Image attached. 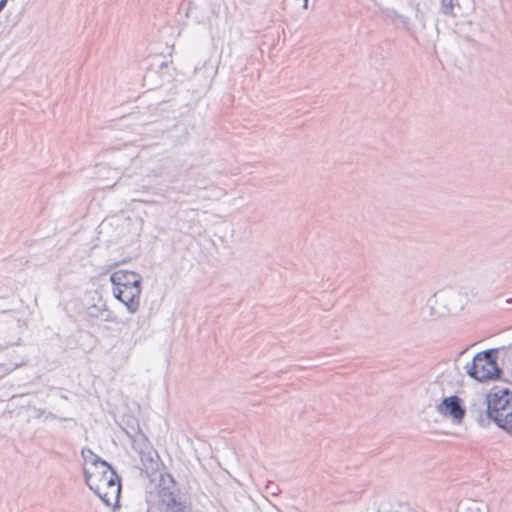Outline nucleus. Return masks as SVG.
<instances>
[{"label": "nucleus", "instance_id": "f257e3e1", "mask_svg": "<svg viewBox=\"0 0 512 512\" xmlns=\"http://www.w3.org/2000/svg\"><path fill=\"white\" fill-rule=\"evenodd\" d=\"M110 281L114 297L125 305L129 313H136L140 308L142 277L134 271L118 270L111 274Z\"/></svg>", "mask_w": 512, "mask_h": 512}, {"label": "nucleus", "instance_id": "f03ea898", "mask_svg": "<svg viewBox=\"0 0 512 512\" xmlns=\"http://www.w3.org/2000/svg\"><path fill=\"white\" fill-rule=\"evenodd\" d=\"M89 475L85 476L87 486L107 505H115L120 497L121 484L120 478L107 464L105 468L99 470L93 469Z\"/></svg>", "mask_w": 512, "mask_h": 512}, {"label": "nucleus", "instance_id": "7ed1b4c3", "mask_svg": "<svg viewBox=\"0 0 512 512\" xmlns=\"http://www.w3.org/2000/svg\"><path fill=\"white\" fill-rule=\"evenodd\" d=\"M487 415L497 426L512 434V392L494 389L487 395Z\"/></svg>", "mask_w": 512, "mask_h": 512}, {"label": "nucleus", "instance_id": "20e7f679", "mask_svg": "<svg viewBox=\"0 0 512 512\" xmlns=\"http://www.w3.org/2000/svg\"><path fill=\"white\" fill-rule=\"evenodd\" d=\"M466 373L480 382L499 377L497 350L490 349L476 354L471 363L465 366Z\"/></svg>", "mask_w": 512, "mask_h": 512}, {"label": "nucleus", "instance_id": "39448f33", "mask_svg": "<svg viewBox=\"0 0 512 512\" xmlns=\"http://www.w3.org/2000/svg\"><path fill=\"white\" fill-rule=\"evenodd\" d=\"M158 496L161 503L167 507V512L191 511L190 507L177 501L175 483L170 475L161 477Z\"/></svg>", "mask_w": 512, "mask_h": 512}, {"label": "nucleus", "instance_id": "423d86ee", "mask_svg": "<svg viewBox=\"0 0 512 512\" xmlns=\"http://www.w3.org/2000/svg\"><path fill=\"white\" fill-rule=\"evenodd\" d=\"M437 411L439 414L445 417H450L455 422H461L464 415L465 409L461 406V400L458 396H449L442 400L437 405Z\"/></svg>", "mask_w": 512, "mask_h": 512}, {"label": "nucleus", "instance_id": "0eeeda50", "mask_svg": "<svg viewBox=\"0 0 512 512\" xmlns=\"http://www.w3.org/2000/svg\"><path fill=\"white\" fill-rule=\"evenodd\" d=\"M140 461L143 466V470L148 476H152L159 469V456L150 446H146L145 450L140 451Z\"/></svg>", "mask_w": 512, "mask_h": 512}, {"label": "nucleus", "instance_id": "6e6552de", "mask_svg": "<svg viewBox=\"0 0 512 512\" xmlns=\"http://www.w3.org/2000/svg\"><path fill=\"white\" fill-rule=\"evenodd\" d=\"M82 458L84 460V475L87 476L93 469L99 470L101 468H105V465L108 463L102 460L97 454H95L89 448H83L81 451Z\"/></svg>", "mask_w": 512, "mask_h": 512}, {"label": "nucleus", "instance_id": "1a4fd4ad", "mask_svg": "<svg viewBox=\"0 0 512 512\" xmlns=\"http://www.w3.org/2000/svg\"><path fill=\"white\" fill-rule=\"evenodd\" d=\"M82 458L84 460V475L87 476L93 469L99 470L101 468H105V465L108 463L102 460L97 454H95L89 448H83L81 451Z\"/></svg>", "mask_w": 512, "mask_h": 512}, {"label": "nucleus", "instance_id": "9d476101", "mask_svg": "<svg viewBox=\"0 0 512 512\" xmlns=\"http://www.w3.org/2000/svg\"><path fill=\"white\" fill-rule=\"evenodd\" d=\"M441 2L443 13L446 15L452 14L454 8L453 0H441Z\"/></svg>", "mask_w": 512, "mask_h": 512}, {"label": "nucleus", "instance_id": "9b49d317", "mask_svg": "<svg viewBox=\"0 0 512 512\" xmlns=\"http://www.w3.org/2000/svg\"><path fill=\"white\" fill-rule=\"evenodd\" d=\"M473 506V509L477 510L478 512H485L486 510V505L482 502H473Z\"/></svg>", "mask_w": 512, "mask_h": 512}, {"label": "nucleus", "instance_id": "f8f14e48", "mask_svg": "<svg viewBox=\"0 0 512 512\" xmlns=\"http://www.w3.org/2000/svg\"><path fill=\"white\" fill-rule=\"evenodd\" d=\"M45 419H52V420H55V419H58V417L53 414L52 412H46L45 413ZM59 420L61 421H68V420H71L70 418H59Z\"/></svg>", "mask_w": 512, "mask_h": 512}, {"label": "nucleus", "instance_id": "ddd939ff", "mask_svg": "<svg viewBox=\"0 0 512 512\" xmlns=\"http://www.w3.org/2000/svg\"><path fill=\"white\" fill-rule=\"evenodd\" d=\"M33 411H34L35 418H41L43 416L45 417V413H46L45 410L40 409V408H34Z\"/></svg>", "mask_w": 512, "mask_h": 512}, {"label": "nucleus", "instance_id": "4468645a", "mask_svg": "<svg viewBox=\"0 0 512 512\" xmlns=\"http://www.w3.org/2000/svg\"><path fill=\"white\" fill-rule=\"evenodd\" d=\"M7 2H8V0H0V13L5 8Z\"/></svg>", "mask_w": 512, "mask_h": 512}, {"label": "nucleus", "instance_id": "2eb2a0df", "mask_svg": "<svg viewBox=\"0 0 512 512\" xmlns=\"http://www.w3.org/2000/svg\"><path fill=\"white\" fill-rule=\"evenodd\" d=\"M105 321H115V317L111 315V313H108L107 317L105 318Z\"/></svg>", "mask_w": 512, "mask_h": 512}, {"label": "nucleus", "instance_id": "dca6fc26", "mask_svg": "<svg viewBox=\"0 0 512 512\" xmlns=\"http://www.w3.org/2000/svg\"><path fill=\"white\" fill-rule=\"evenodd\" d=\"M22 363H23V361H21L20 363H18V362L14 363V364H13V365H14V368H16V367L20 366Z\"/></svg>", "mask_w": 512, "mask_h": 512}, {"label": "nucleus", "instance_id": "f3484780", "mask_svg": "<svg viewBox=\"0 0 512 512\" xmlns=\"http://www.w3.org/2000/svg\"><path fill=\"white\" fill-rule=\"evenodd\" d=\"M308 6V0H304V4H303V7L306 9Z\"/></svg>", "mask_w": 512, "mask_h": 512}]
</instances>
